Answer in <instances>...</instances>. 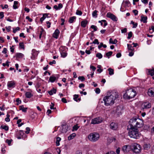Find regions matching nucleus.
Wrapping results in <instances>:
<instances>
[{"instance_id": "f257e3e1", "label": "nucleus", "mask_w": 154, "mask_h": 154, "mask_svg": "<svg viewBox=\"0 0 154 154\" xmlns=\"http://www.w3.org/2000/svg\"><path fill=\"white\" fill-rule=\"evenodd\" d=\"M118 97V94L115 92H108L107 95L103 99L105 105L106 106L112 105L114 103L115 99Z\"/></svg>"}, {"instance_id": "f03ea898", "label": "nucleus", "mask_w": 154, "mask_h": 154, "mask_svg": "<svg viewBox=\"0 0 154 154\" xmlns=\"http://www.w3.org/2000/svg\"><path fill=\"white\" fill-rule=\"evenodd\" d=\"M130 126L134 128H140L143 125V122L138 118H133L129 121Z\"/></svg>"}, {"instance_id": "7ed1b4c3", "label": "nucleus", "mask_w": 154, "mask_h": 154, "mask_svg": "<svg viewBox=\"0 0 154 154\" xmlns=\"http://www.w3.org/2000/svg\"><path fill=\"white\" fill-rule=\"evenodd\" d=\"M128 128V135L131 138L135 139H138L141 136V134L137 128H134L130 126Z\"/></svg>"}, {"instance_id": "20e7f679", "label": "nucleus", "mask_w": 154, "mask_h": 154, "mask_svg": "<svg viewBox=\"0 0 154 154\" xmlns=\"http://www.w3.org/2000/svg\"><path fill=\"white\" fill-rule=\"evenodd\" d=\"M136 94V91L134 90L131 88L126 90V93L123 95V97L125 99L130 100L134 98Z\"/></svg>"}, {"instance_id": "39448f33", "label": "nucleus", "mask_w": 154, "mask_h": 154, "mask_svg": "<svg viewBox=\"0 0 154 154\" xmlns=\"http://www.w3.org/2000/svg\"><path fill=\"white\" fill-rule=\"evenodd\" d=\"M88 138L90 141L94 142L98 140L100 138V135L96 132L92 133L89 134Z\"/></svg>"}, {"instance_id": "423d86ee", "label": "nucleus", "mask_w": 154, "mask_h": 154, "mask_svg": "<svg viewBox=\"0 0 154 154\" xmlns=\"http://www.w3.org/2000/svg\"><path fill=\"white\" fill-rule=\"evenodd\" d=\"M131 145V150L133 152L136 153H139L141 152V147L140 144L134 143Z\"/></svg>"}, {"instance_id": "0eeeda50", "label": "nucleus", "mask_w": 154, "mask_h": 154, "mask_svg": "<svg viewBox=\"0 0 154 154\" xmlns=\"http://www.w3.org/2000/svg\"><path fill=\"white\" fill-rule=\"evenodd\" d=\"M131 150V145H127L123 146L121 151L125 154L128 153Z\"/></svg>"}, {"instance_id": "6e6552de", "label": "nucleus", "mask_w": 154, "mask_h": 154, "mask_svg": "<svg viewBox=\"0 0 154 154\" xmlns=\"http://www.w3.org/2000/svg\"><path fill=\"white\" fill-rule=\"evenodd\" d=\"M103 119L102 118L97 117L92 119L91 123L93 124H99L102 122Z\"/></svg>"}, {"instance_id": "1a4fd4ad", "label": "nucleus", "mask_w": 154, "mask_h": 154, "mask_svg": "<svg viewBox=\"0 0 154 154\" xmlns=\"http://www.w3.org/2000/svg\"><path fill=\"white\" fill-rule=\"evenodd\" d=\"M106 17L114 21H117L118 20V18L116 16L110 12L107 13Z\"/></svg>"}, {"instance_id": "9d476101", "label": "nucleus", "mask_w": 154, "mask_h": 154, "mask_svg": "<svg viewBox=\"0 0 154 154\" xmlns=\"http://www.w3.org/2000/svg\"><path fill=\"white\" fill-rule=\"evenodd\" d=\"M151 107V104L149 102L144 103L141 106L142 109H148L150 108Z\"/></svg>"}, {"instance_id": "9b49d317", "label": "nucleus", "mask_w": 154, "mask_h": 154, "mask_svg": "<svg viewBox=\"0 0 154 154\" xmlns=\"http://www.w3.org/2000/svg\"><path fill=\"white\" fill-rule=\"evenodd\" d=\"M15 86V83L14 81H11L8 82L7 83V86L8 88L11 90L12 88H14Z\"/></svg>"}, {"instance_id": "f8f14e48", "label": "nucleus", "mask_w": 154, "mask_h": 154, "mask_svg": "<svg viewBox=\"0 0 154 154\" xmlns=\"http://www.w3.org/2000/svg\"><path fill=\"white\" fill-rule=\"evenodd\" d=\"M23 134H24V133L23 131L20 130L17 131L16 134L17 137L19 139H21Z\"/></svg>"}, {"instance_id": "ddd939ff", "label": "nucleus", "mask_w": 154, "mask_h": 154, "mask_svg": "<svg viewBox=\"0 0 154 154\" xmlns=\"http://www.w3.org/2000/svg\"><path fill=\"white\" fill-rule=\"evenodd\" d=\"M109 127L111 129L114 130H116L118 127V124L115 122H112L110 124Z\"/></svg>"}, {"instance_id": "4468645a", "label": "nucleus", "mask_w": 154, "mask_h": 154, "mask_svg": "<svg viewBox=\"0 0 154 154\" xmlns=\"http://www.w3.org/2000/svg\"><path fill=\"white\" fill-rule=\"evenodd\" d=\"M63 48L61 47L60 48V52L61 57H66L67 55V53L66 51L63 49Z\"/></svg>"}, {"instance_id": "2eb2a0df", "label": "nucleus", "mask_w": 154, "mask_h": 154, "mask_svg": "<svg viewBox=\"0 0 154 154\" xmlns=\"http://www.w3.org/2000/svg\"><path fill=\"white\" fill-rule=\"evenodd\" d=\"M60 32L58 29H56L53 35V36L56 38H58Z\"/></svg>"}, {"instance_id": "dca6fc26", "label": "nucleus", "mask_w": 154, "mask_h": 154, "mask_svg": "<svg viewBox=\"0 0 154 154\" xmlns=\"http://www.w3.org/2000/svg\"><path fill=\"white\" fill-rule=\"evenodd\" d=\"M154 90H153L152 88H151L149 89L148 91V95L150 96H154Z\"/></svg>"}, {"instance_id": "f3484780", "label": "nucleus", "mask_w": 154, "mask_h": 154, "mask_svg": "<svg viewBox=\"0 0 154 154\" xmlns=\"http://www.w3.org/2000/svg\"><path fill=\"white\" fill-rule=\"evenodd\" d=\"M146 70L148 71V75H150L152 76L154 75V69L152 68V69H146Z\"/></svg>"}, {"instance_id": "a211bd4d", "label": "nucleus", "mask_w": 154, "mask_h": 154, "mask_svg": "<svg viewBox=\"0 0 154 154\" xmlns=\"http://www.w3.org/2000/svg\"><path fill=\"white\" fill-rule=\"evenodd\" d=\"M141 18L140 21L141 22H143L144 23L147 22V17L146 16L144 17L142 15L141 16Z\"/></svg>"}, {"instance_id": "6ab92c4d", "label": "nucleus", "mask_w": 154, "mask_h": 154, "mask_svg": "<svg viewBox=\"0 0 154 154\" xmlns=\"http://www.w3.org/2000/svg\"><path fill=\"white\" fill-rule=\"evenodd\" d=\"M150 145L149 144L145 143L143 146V148L145 150H148L150 149Z\"/></svg>"}, {"instance_id": "aec40b11", "label": "nucleus", "mask_w": 154, "mask_h": 154, "mask_svg": "<svg viewBox=\"0 0 154 154\" xmlns=\"http://www.w3.org/2000/svg\"><path fill=\"white\" fill-rule=\"evenodd\" d=\"M48 14L45 13L43 14V17L40 18V21L42 23L46 17H48Z\"/></svg>"}, {"instance_id": "412c9836", "label": "nucleus", "mask_w": 154, "mask_h": 154, "mask_svg": "<svg viewBox=\"0 0 154 154\" xmlns=\"http://www.w3.org/2000/svg\"><path fill=\"white\" fill-rule=\"evenodd\" d=\"M20 110H22L23 112H26L27 109V108H24L23 105L20 106L19 107Z\"/></svg>"}, {"instance_id": "4be33fe9", "label": "nucleus", "mask_w": 154, "mask_h": 154, "mask_svg": "<svg viewBox=\"0 0 154 154\" xmlns=\"http://www.w3.org/2000/svg\"><path fill=\"white\" fill-rule=\"evenodd\" d=\"M76 136V134L75 133H72L70 135L68 138V139L69 140H70L73 139Z\"/></svg>"}, {"instance_id": "5701e85b", "label": "nucleus", "mask_w": 154, "mask_h": 154, "mask_svg": "<svg viewBox=\"0 0 154 154\" xmlns=\"http://www.w3.org/2000/svg\"><path fill=\"white\" fill-rule=\"evenodd\" d=\"M76 17L73 16L69 18V21L70 23H72L76 19Z\"/></svg>"}, {"instance_id": "b1692460", "label": "nucleus", "mask_w": 154, "mask_h": 154, "mask_svg": "<svg viewBox=\"0 0 154 154\" xmlns=\"http://www.w3.org/2000/svg\"><path fill=\"white\" fill-rule=\"evenodd\" d=\"M88 21L86 20L82 21L81 23L82 26L83 27H85Z\"/></svg>"}, {"instance_id": "393cba45", "label": "nucleus", "mask_w": 154, "mask_h": 154, "mask_svg": "<svg viewBox=\"0 0 154 154\" xmlns=\"http://www.w3.org/2000/svg\"><path fill=\"white\" fill-rule=\"evenodd\" d=\"M24 57V55L21 53H17L16 54V57L17 58H20Z\"/></svg>"}, {"instance_id": "a878e982", "label": "nucleus", "mask_w": 154, "mask_h": 154, "mask_svg": "<svg viewBox=\"0 0 154 154\" xmlns=\"http://www.w3.org/2000/svg\"><path fill=\"white\" fill-rule=\"evenodd\" d=\"M25 95L27 98H30L32 96L31 93L29 92H26L25 94Z\"/></svg>"}, {"instance_id": "bb28decb", "label": "nucleus", "mask_w": 154, "mask_h": 154, "mask_svg": "<svg viewBox=\"0 0 154 154\" xmlns=\"http://www.w3.org/2000/svg\"><path fill=\"white\" fill-rule=\"evenodd\" d=\"M0 128L3 129H4L6 131H8V127L6 125H2L1 126Z\"/></svg>"}, {"instance_id": "cd10ccee", "label": "nucleus", "mask_w": 154, "mask_h": 154, "mask_svg": "<svg viewBox=\"0 0 154 154\" xmlns=\"http://www.w3.org/2000/svg\"><path fill=\"white\" fill-rule=\"evenodd\" d=\"M61 140V138L60 137H58L57 138L56 143V145L57 146H58L59 145H60L59 142H60V141Z\"/></svg>"}, {"instance_id": "c85d7f7f", "label": "nucleus", "mask_w": 154, "mask_h": 154, "mask_svg": "<svg viewBox=\"0 0 154 154\" xmlns=\"http://www.w3.org/2000/svg\"><path fill=\"white\" fill-rule=\"evenodd\" d=\"M56 79L55 77L51 76L49 78V80L51 82H54Z\"/></svg>"}, {"instance_id": "c756f323", "label": "nucleus", "mask_w": 154, "mask_h": 154, "mask_svg": "<svg viewBox=\"0 0 154 154\" xmlns=\"http://www.w3.org/2000/svg\"><path fill=\"white\" fill-rule=\"evenodd\" d=\"M79 97V95H77V94H75L74 95V100H75V101H77L78 100H79V101H80L81 100V99L80 98H78V99L77 100V99H78V98Z\"/></svg>"}, {"instance_id": "7c9ffc66", "label": "nucleus", "mask_w": 154, "mask_h": 154, "mask_svg": "<svg viewBox=\"0 0 154 154\" xmlns=\"http://www.w3.org/2000/svg\"><path fill=\"white\" fill-rule=\"evenodd\" d=\"M108 70L109 71V75H112L114 74V70L113 69L109 68L108 69Z\"/></svg>"}, {"instance_id": "2f4dec72", "label": "nucleus", "mask_w": 154, "mask_h": 154, "mask_svg": "<svg viewBox=\"0 0 154 154\" xmlns=\"http://www.w3.org/2000/svg\"><path fill=\"white\" fill-rule=\"evenodd\" d=\"M97 10H95L92 13V16L93 17H95V18L97 17Z\"/></svg>"}, {"instance_id": "473e14b6", "label": "nucleus", "mask_w": 154, "mask_h": 154, "mask_svg": "<svg viewBox=\"0 0 154 154\" xmlns=\"http://www.w3.org/2000/svg\"><path fill=\"white\" fill-rule=\"evenodd\" d=\"M99 42H98V40L97 39H96L92 43H91L90 44H97V45H99Z\"/></svg>"}, {"instance_id": "72a5a7b5", "label": "nucleus", "mask_w": 154, "mask_h": 154, "mask_svg": "<svg viewBox=\"0 0 154 154\" xmlns=\"http://www.w3.org/2000/svg\"><path fill=\"white\" fill-rule=\"evenodd\" d=\"M131 23L133 25V28H136L138 25L137 23H135L133 21H131Z\"/></svg>"}, {"instance_id": "f704fd0d", "label": "nucleus", "mask_w": 154, "mask_h": 154, "mask_svg": "<svg viewBox=\"0 0 154 154\" xmlns=\"http://www.w3.org/2000/svg\"><path fill=\"white\" fill-rule=\"evenodd\" d=\"M18 3L17 1H15L14 2V5H13V7L14 9H16L17 8V6L16 5Z\"/></svg>"}, {"instance_id": "c9c22d12", "label": "nucleus", "mask_w": 154, "mask_h": 154, "mask_svg": "<svg viewBox=\"0 0 154 154\" xmlns=\"http://www.w3.org/2000/svg\"><path fill=\"white\" fill-rule=\"evenodd\" d=\"M38 54V53L37 51H33L32 53V56L33 57H37Z\"/></svg>"}, {"instance_id": "e433bc0d", "label": "nucleus", "mask_w": 154, "mask_h": 154, "mask_svg": "<svg viewBox=\"0 0 154 154\" xmlns=\"http://www.w3.org/2000/svg\"><path fill=\"white\" fill-rule=\"evenodd\" d=\"M19 45L20 48L23 49H24V45L23 42L20 43Z\"/></svg>"}, {"instance_id": "4c0bfd02", "label": "nucleus", "mask_w": 154, "mask_h": 154, "mask_svg": "<svg viewBox=\"0 0 154 154\" xmlns=\"http://www.w3.org/2000/svg\"><path fill=\"white\" fill-rule=\"evenodd\" d=\"M6 116L7 117L5 118V121L7 122H9L10 121V119H9L10 116L9 115L7 114V115Z\"/></svg>"}, {"instance_id": "58836bf2", "label": "nucleus", "mask_w": 154, "mask_h": 154, "mask_svg": "<svg viewBox=\"0 0 154 154\" xmlns=\"http://www.w3.org/2000/svg\"><path fill=\"white\" fill-rule=\"evenodd\" d=\"M79 128V127L77 125H75L73 127L72 131H76Z\"/></svg>"}, {"instance_id": "ea45409f", "label": "nucleus", "mask_w": 154, "mask_h": 154, "mask_svg": "<svg viewBox=\"0 0 154 154\" xmlns=\"http://www.w3.org/2000/svg\"><path fill=\"white\" fill-rule=\"evenodd\" d=\"M91 28L94 29V31L97 30V28L96 26L92 25L91 26Z\"/></svg>"}, {"instance_id": "a19ab883", "label": "nucleus", "mask_w": 154, "mask_h": 154, "mask_svg": "<svg viewBox=\"0 0 154 154\" xmlns=\"http://www.w3.org/2000/svg\"><path fill=\"white\" fill-rule=\"evenodd\" d=\"M112 51H109L106 53V57H109L112 54Z\"/></svg>"}, {"instance_id": "79ce46f5", "label": "nucleus", "mask_w": 154, "mask_h": 154, "mask_svg": "<svg viewBox=\"0 0 154 154\" xmlns=\"http://www.w3.org/2000/svg\"><path fill=\"white\" fill-rule=\"evenodd\" d=\"M82 12L80 11L77 10L76 13V14L79 15H81L82 14Z\"/></svg>"}, {"instance_id": "37998d69", "label": "nucleus", "mask_w": 154, "mask_h": 154, "mask_svg": "<svg viewBox=\"0 0 154 154\" xmlns=\"http://www.w3.org/2000/svg\"><path fill=\"white\" fill-rule=\"evenodd\" d=\"M127 46L128 48V49L132 51L133 50V48L132 47L131 45H129L128 44H127Z\"/></svg>"}, {"instance_id": "c03bdc74", "label": "nucleus", "mask_w": 154, "mask_h": 154, "mask_svg": "<svg viewBox=\"0 0 154 154\" xmlns=\"http://www.w3.org/2000/svg\"><path fill=\"white\" fill-rule=\"evenodd\" d=\"M132 36V32H129L128 35V37H127V38L128 39H130L131 37Z\"/></svg>"}, {"instance_id": "a18cd8bd", "label": "nucleus", "mask_w": 154, "mask_h": 154, "mask_svg": "<svg viewBox=\"0 0 154 154\" xmlns=\"http://www.w3.org/2000/svg\"><path fill=\"white\" fill-rule=\"evenodd\" d=\"M96 57L98 58H102L103 56L100 53H98L96 55Z\"/></svg>"}, {"instance_id": "49530a36", "label": "nucleus", "mask_w": 154, "mask_h": 154, "mask_svg": "<svg viewBox=\"0 0 154 154\" xmlns=\"http://www.w3.org/2000/svg\"><path fill=\"white\" fill-rule=\"evenodd\" d=\"M78 79L79 80H81L82 81H83L85 80V78L84 76H81L79 77Z\"/></svg>"}, {"instance_id": "de8ad7c7", "label": "nucleus", "mask_w": 154, "mask_h": 154, "mask_svg": "<svg viewBox=\"0 0 154 154\" xmlns=\"http://www.w3.org/2000/svg\"><path fill=\"white\" fill-rule=\"evenodd\" d=\"M20 29V28L19 27H17L15 29H13V32L14 33H15L18 30H19Z\"/></svg>"}, {"instance_id": "09e8293b", "label": "nucleus", "mask_w": 154, "mask_h": 154, "mask_svg": "<svg viewBox=\"0 0 154 154\" xmlns=\"http://www.w3.org/2000/svg\"><path fill=\"white\" fill-rule=\"evenodd\" d=\"M26 131H25V133L26 134L29 133V131H30V129L29 127H27L26 128Z\"/></svg>"}, {"instance_id": "8fccbe9b", "label": "nucleus", "mask_w": 154, "mask_h": 154, "mask_svg": "<svg viewBox=\"0 0 154 154\" xmlns=\"http://www.w3.org/2000/svg\"><path fill=\"white\" fill-rule=\"evenodd\" d=\"M100 90L99 88H97L96 89L95 92L96 93L98 94L100 93Z\"/></svg>"}, {"instance_id": "3c124183", "label": "nucleus", "mask_w": 154, "mask_h": 154, "mask_svg": "<svg viewBox=\"0 0 154 154\" xmlns=\"http://www.w3.org/2000/svg\"><path fill=\"white\" fill-rule=\"evenodd\" d=\"M54 104L52 103H51V104L50 105V108L51 109H54L55 108L54 107Z\"/></svg>"}, {"instance_id": "603ef678", "label": "nucleus", "mask_w": 154, "mask_h": 154, "mask_svg": "<svg viewBox=\"0 0 154 154\" xmlns=\"http://www.w3.org/2000/svg\"><path fill=\"white\" fill-rule=\"evenodd\" d=\"M46 24H47V27L48 28H49L51 26V23L48 21H46Z\"/></svg>"}, {"instance_id": "864d4df0", "label": "nucleus", "mask_w": 154, "mask_h": 154, "mask_svg": "<svg viewBox=\"0 0 154 154\" xmlns=\"http://www.w3.org/2000/svg\"><path fill=\"white\" fill-rule=\"evenodd\" d=\"M127 29L126 28H124V29L121 30V32L122 33H125L127 32Z\"/></svg>"}, {"instance_id": "5fc2aeb1", "label": "nucleus", "mask_w": 154, "mask_h": 154, "mask_svg": "<svg viewBox=\"0 0 154 154\" xmlns=\"http://www.w3.org/2000/svg\"><path fill=\"white\" fill-rule=\"evenodd\" d=\"M16 101L17 103V105H18L19 104H20L21 102V101L18 98L17 99V100H16Z\"/></svg>"}, {"instance_id": "6e6d98bb", "label": "nucleus", "mask_w": 154, "mask_h": 154, "mask_svg": "<svg viewBox=\"0 0 154 154\" xmlns=\"http://www.w3.org/2000/svg\"><path fill=\"white\" fill-rule=\"evenodd\" d=\"M120 148L119 147L116 150V152L117 154H119L120 151Z\"/></svg>"}, {"instance_id": "4d7b16f0", "label": "nucleus", "mask_w": 154, "mask_h": 154, "mask_svg": "<svg viewBox=\"0 0 154 154\" xmlns=\"http://www.w3.org/2000/svg\"><path fill=\"white\" fill-rule=\"evenodd\" d=\"M11 26H9L8 27H6L5 28L7 31L8 32H9L11 31Z\"/></svg>"}, {"instance_id": "13d9d810", "label": "nucleus", "mask_w": 154, "mask_h": 154, "mask_svg": "<svg viewBox=\"0 0 154 154\" xmlns=\"http://www.w3.org/2000/svg\"><path fill=\"white\" fill-rule=\"evenodd\" d=\"M4 12H0V17L2 19L4 17Z\"/></svg>"}, {"instance_id": "bf43d9fd", "label": "nucleus", "mask_w": 154, "mask_h": 154, "mask_svg": "<svg viewBox=\"0 0 154 154\" xmlns=\"http://www.w3.org/2000/svg\"><path fill=\"white\" fill-rule=\"evenodd\" d=\"M14 47V46L12 45L11 46H10V50H11V51L13 53L14 52V48H13Z\"/></svg>"}, {"instance_id": "052dcab7", "label": "nucleus", "mask_w": 154, "mask_h": 154, "mask_svg": "<svg viewBox=\"0 0 154 154\" xmlns=\"http://www.w3.org/2000/svg\"><path fill=\"white\" fill-rule=\"evenodd\" d=\"M133 12L134 13V15L136 16L137 15L138 11L136 10H134L133 11Z\"/></svg>"}, {"instance_id": "680f3d73", "label": "nucleus", "mask_w": 154, "mask_h": 154, "mask_svg": "<svg viewBox=\"0 0 154 154\" xmlns=\"http://www.w3.org/2000/svg\"><path fill=\"white\" fill-rule=\"evenodd\" d=\"M61 101L62 102L64 103H67V100L66 98H63L61 99Z\"/></svg>"}, {"instance_id": "e2e57ef3", "label": "nucleus", "mask_w": 154, "mask_h": 154, "mask_svg": "<svg viewBox=\"0 0 154 154\" xmlns=\"http://www.w3.org/2000/svg\"><path fill=\"white\" fill-rule=\"evenodd\" d=\"M11 140H8V139H7L6 140V142L8 143V144L9 145H10V144H11Z\"/></svg>"}, {"instance_id": "0e129e2a", "label": "nucleus", "mask_w": 154, "mask_h": 154, "mask_svg": "<svg viewBox=\"0 0 154 154\" xmlns=\"http://www.w3.org/2000/svg\"><path fill=\"white\" fill-rule=\"evenodd\" d=\"M26 19L28 20L29 21L31 22L32 21V19L30 18L29 17V16H26Z\"/></svg>"}, {"instance_id": "69168bd1", "label": "nucleus", "mask_w": 154, "mask_h": 154, "mask_svg": "<svg viewBox=\"0 0 154 154\" xmlns=\"http://www.w3.org/2000/svg\"><path fill=\"white\" fill-rule=\"evenodd\" d=\"M7 49L5 48H4L3 49V50L2 51V52L4 54H6L7 53Z\"/></svg>"}, {"instance_id": "338daca9", "label": "nucleus", "mask_w": 154, "mask_h": 154, "mask_svg": "<svg viewBox=\"0 0 154 154\" xmlns=\"http://www.w3.org/2000/svg\"><path fill=\"white\" fill-rule=\"evenodd\" d=\"M90 68L91 69H92V70L94 71H95L96 69V67L93 66H91Z\"/></svg>"}, {"instance_id": "774afa93", "label": "nucleus", "mask_w": 154, "mask_h": 154, "mask_svg": "<svg viewBox=\"0 0 154 154\" xmlns=\"http://www.w3.org/2000/svg\"><path fill=\"white\" fill-rule=\"evenodd\" d=\"M103 43L101 42L100 43V44L98 46V48L99 49H100V48L103 47Z\"/></svg>"}]
</instances>
